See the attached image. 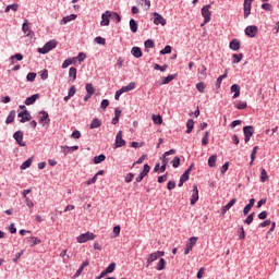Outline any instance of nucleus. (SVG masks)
Returning <instances> with one entry per match:
<instances>
[{
  "mask_svg": "<svg viewBox=\"0 0 279 279\" xmlns=\"http://www.w3.org/2000/svg\"><path fill=\"white\" fill-rule=\"evenodd\" d=\"M56 47H58V41L52 39L46 43L43 48H38L37 51L38 53L45 54V53H49V51H52V49H56Z\"/></svg>",
  "mask_w": 279,
  "mask_h": 279,
  "instance_id": "obj_1",
  "label": "nucleus"
},
{
  "mask_svg": "<svg viewBox=\"0 0 279 279\" xmlns=\"http://www.w3.org/2000/svg\"><path fill=\"white\" fill-rule=\"evenodd\" d=\"M97 239V235L95 233L87 231L86 233H83L76 238L77 243H88V241H95Z\"/></svg>",
  "mask_w": 279,
  "mask_h": 279,
  "instance_id": "obj_2",
  "label": "nucleus"
},
{
  "mask_svg": "<svg viewBox=\"0 0 279 279\" xmlns=\"http://www.w3.org/2000/svg\"><path fill=\"white\" fill-rule=\"evenodd\" d=\"M202 16L204 17V24H202V27H204V25H206V23H210V4H207L205 7L202 8Z\"/></svg>",
  "mask_w": 279,
  "mask_h": 279,
  "instance_id": "obj_3",
  "label": "nucleus"
},
{
  "mask_svg": "<svg viewBox=\"0 0 279 279\" xmlns=\"http://www.w3.org/2000/svg\"><path fill=\"white\" fill-rule=\"evenodd\" d=\"M243 132L245 136L244 142L250 143V140L252 138V136H254V126L252 125L244 126Z\"/></svg>",
  "mask_w": 279,
  "mask_h": 279,
  "instance_id": "obj_4",
  "label": "nucleus"
},
{
  "mask_svg": "<svg viewBox=\"0 0 279 279\" xmlns=\"http://www.w3.org/2000/svg\"><path fill=\"white\" fill-rule=\"evenodd\" d=\"M197 241H198L197 236L190 238L189 243L186 244V247L184 251L185 255L193 252V247H195V245H197Z\"/></svg>",
  "mask_w": 279,
  "mask_h": 279,
  "instance_id": "obj_5",
  "label": "nucleus"
},
{
  "mask_svg": "<svg viewBox=\"0 0 279 279\" xmlns=\"http://www.w3.org/2000/svg\"><path fill=\"white\" fill-rule=\"evenodd\" d=\"M125 145V140H123V131H119L116 135L114 149L123 147Z\"/></svg>",
  "mask_w": 279,
  "mask_h": 279,
  "instance_id": "obj_6",
  "label": "nucleus"
},
{
  "mask_svg": "<svg viewBox=\"0 0 279 279\" xmlns=\"http://www.w3.org/2000/svg\"><path fill=\"white\" fill-rule=\"evenodd\" d=\"M149 171H151V167H149V165H144V169L143 171L140 173L138 177L135 178L136 182H143V179L146 178V175H148Z\"/></svg>",
  "mask_w": 279,
  "mask_h": 279,
  "instance_id": "obj_7",
  "label": "nucleus"
},
{
  "mask_svg": "<svg viewBox=\"0 0 279 279\" xmlns=\"http://www.w3.org/2000/svg\"><path fill=\"white\" fill-rule=\"evenodd\" d=\"M110 16H112V13L110 11H106L102 15H101V22L100 25L102 27H108V25H110Z\"/></svg>",
  "mask_w": 279,
  "mask_h": 279,
  "instance_id": "obj_8",
  "label": "nucleus"
},
{
  "mask_svg": "<svg viewBox=\"0 0 279 279\" xmlns=\"http://www.w3.org/2000/svg\"><path fill=\"white\" fill-rule=\"evenodd\" d=\"M256 34H258L257 26L252 25L245 28V35L248 36L250 38H256Z\"/></svg>",
  "mask_w": 279,
  "mask_h": 279,
  "instance_id": "obj_9",
  "label": "nucleus"
},
{
  "mask_svg": "<svg viewBox=\"0 0 279 279\" xmlns=\"http://www.w3.org/2000/svg\"><path fill=\"white\" fill-rule=\"evenodd\" d=\"M39 123H43V125H47L50 123L49 113L47 111H40L38 114Z\"/></svg>",
  "mask_w": 279,
  "mask_h": 279,
  "instance_id": "obj_10",
  "label": "nucleus"
},
{
  "mask_svg": "<svg viewBox=\"0 0 279 279\" xmlns=\"http://www.w3.org/2000/svg\"><path fill=\"white\" fill-rule=\"evenodd\" d=\"M22 32L25 34V36L29 37L34 35V32H32V28L29 27V21L24 20V23L22 25Z\"/></svg>",
  "mask_w": 279,
  "mask_h": 279,
  "instance_id": "obj_11",
  "label": "nucleus"
},
{
  "mask_svg": "<svg viewBox=\"0 0 279 279\" xmlns=\"http://www.w3.org/2000/svg\"><path fill=\"white\" fill-rule=\"evenodd\" d=\"M199 201V190H197V185H193V193H192V198H191V205L195 206L197 202Z\"/></svg>",
  "mask_w": 279,
  "mask_h": 279,
  "instance_id": "obj_12",
  "label": "nucleus"
},
{
  "mask_svg": "<svg viewBox=\"0 0 279 279\" xmlns=\"http://www.w3.org/2000/svg\"><path fill=\"white\" fill-rule=\"evenodd\" d=\"M13 138L16 141L17 145H20V147H25V142H23V132L22 131H16L13 134Z\"/></svg>",
  "mask_w": 279,
  "mask_h": 279,
  "instance_id": "obj_13",
  "label": "nucleus"
},
{
  "mask_svg": "<svg viewBox=\"0 0 279 279\" xmlns=\"http://www.w3.org/2000/svg\"><path fill=\"white\" fill-rule=\"evenodd\" d=\"M154 23L156 25H162V27H165V25H167V20L160 15L159 13H154Z\"/></svg>",
  "mask_w": 279,
  "mask_h": 279,
  "instance_id": "obj_14",
  "label": "nucleus"
},
{
  "mask_svg": "<svg viewBox=\"0 0 279 279\" xmlns=\"http://www.w3.org/2000/svg\"><path fill=\"white\" fill-rule=\"evenodd\" d=\"M40 99V94H34L25 99V106H34L36 100Z\"/></svg>",
  "mask_w": 279,
  "mask_h": 279,
  "instance_id": "obj_15",
  "label": "nucleus"
},
{
  "mask_svg": "<svg viewBox=\"0 0 279 279\" xmlns=\"http://www.w3.org/2000/svg\"><path fill=\"white\" fill-rule=\"evenodd\" d=\"M236 204V198H232L226 206L221 208V215H226L230 208Z\"/></svg>",
  "mask_w": 279,
  "mask_h": 279,
  "instance_id": "obj_16",
  "label": "nucleus"
},
{
  "mask_svg": "<svg viewBox=\"0 0 279 279\" xmlns=\"http://www.w3.org/2000/svg\"><path fill=\"white\" fill-rule=\"evenodd\" d=\"M173 154H175V149H170V150L166 151L161 159L162 165H166V166L169 165L170 159L168 156H173Z\"/></svg>",
  "mask_w": 279,
  "mask_h": 279,
  "instance_id": "obj_17",
  "label": "nucleus"
},
{
  "mask_svg": "<svg viewBox=\"0 0 279 279\" xmlns=\"http://www.w3.org/2000/svg\"><path fill=\"white\" fill-rule=\"evenodd\" d=\"M26 241L31 247H34V245H40V243H43V241L36 236L26 238Z\"/></svg>",
  "mask_w": 279,
  "mask_h": 279,
  "instance_id": "obj_18",
  "label": "nucleus"
},
{
  "mask_svg": "<svg viewBox=\"0 0 279 279\" xmlns=\"http://www.w3.org/2000/svg\"><path fill=\"white\" fill-rule=\"evenodd\" d=\"M229 47L233 51H239V49H241V41H239V39H233L230 41Z\"/></svg>",
  "mask_w": 279,
  "mask_h": 279,
  "instance_id": "obj_19",
  "label": "nucleus"
},
{
  "mask_svg": "<svg viewBox=\"0 0 279 279\" xmlns=\"http://www.w3.org/2000/svg\"><path fill=\"white\" fill-rule=\"evenodd\" d=\"M231 93H234L233 94V99H236L239 98V95H241V86L236 85V84H233L231 86Z\"/></svg>",
  "mask_w": 279,
  "mask_h": 279,
  "instance_id": "obj_20",
  "label": "nucleus"
},
{
  "mask_svg": "<svg viewBox=\"0 0 279 279\" xmlns=\"http://www.w3.org/2000/svg\"><path fill=\"white\" fill-rule=\"evenodd\" d=\"M243 8H244V19H247V16H250L252 12V3L244 2Z\"/></svg>",
  "mask_w": 279,
  "mask_h": 279,
  "instance_id": "obj_21",
  "label": "nucleus"
},
{
  "mask_svg": "<svg viewBox=\"0 0 279 279\" xmlns=\"http://www.w3.org/2000/svg\"><path fill=\"white\" fill-rule=\"evenodd\" d=\"M134 88H136V83L131 82L126 86H123L120 90H122V93H130V90H134Z\"/></svg>",
  "mask_w": 279,
  "mask_h": 279,
  "instance_id": "obj_22",
  "label": "nucleus"
},
{
  "mask_svg": "<svg viewBox=\"0 0 279 279\" xmlns=\"http://www.w3.org/2000/svg\"><path fill=\"white\" fill-rule=\"evenodd\" d=\"M15 118H16V111L15 110L10 111L5 120L7 125H10V123H14Z\"/></svg>",
  "mask_w": 279,
  "mask_h": 279,
  "instance_id": "obj_23",
  "label": "nucleus"
},
{
  "mask_svg": "<svg viewBox=\"0 0 279 279\" xmlns=\"http://www.w3.org/2000/svg\"><path fill=\"white\" fill-rule=\"evenodd\" d=\"M131 53L134 56V58H143V51L140 47H133Z\"/></svg>",
  "mask_w": 279,
  "mask_h": 279,
  "instance_id": "obj_24",
  "label": "nucleus"
},
{
  "mask_svg": "<svg viewBox=\"0 0 279 279\" xmlns=\"http://www.w3.org/2000/svg\"><path fill=\"white\" fill-rule=\"evenodd\" d=\"M75 19H77V15H75V14L68 15V16L62 19L60 24L61 25H66V23H71V21H75Z\"/></svg>",
  "mask_w": 279,
  "mask_h": 279,
  "instance_id": "obj_25",
  "label": "nucleus"
},
{
  "mask_svg": "<svg viewBox=\"0 0 279 279\" xmlns=\"http://www.w3.org/2000/svg\"><path fill=\"white\" fill-rule=\"evenodd\" d=\"M98 175H104V170H99L92 179H89L86 182L87 186H90V184H95V182H97V177Z\"/></svg>",
  "mask_w": 279,
  "mask_h": 279,
  "instance_id": "obj_26",
  "label": "nucleus"
},
{
  "mask_svg": "<svg viewBox=\"0 0 279 279\" xmlns=\"http://www.w3.org/2000/svg\"><path fill=\"white\" fill-rule=\"evenodd\" d=\"M69 77H70V80H72V82H75V80H77V69L76 68H70Z\"/></svg>",
  "mask_w": 279,
  "mask_h": 279,
  "instance_id": "obj_27",
  "label": "nucleus"
},
{
  "mask_svg": "<svg viewBox=\"0 0 279 279\" xmlns=\"http://www.w3.org/2000/svg\"><path fill=\"white\" fill-rule=\"evenodd\" d=\"M74 62H75V58L65 59L62 63V69H69V66H71V64H74Z\"/></svg>",
  "mask_w": 279,
  "mask_h": 279,
  "instance_id": "obj_28",
  "label": "nucleus"
},
{
  "mask_svg": "<svg viewBox=\"0 0 279 279\" xmlns=\"http://www.w3.org/2000/svg\"><path fill=\"white\" fill-rule=\"evenodd\" d=\"M191 169H193V165L190 166L187 170L184 171V173L181 175L182 182H187L190 175H191Z\"/></svg>",
  "mask_w": 279,
  "mask_h": 279,
  "instance_id": "obj_29",
  "label": "nucleus"
},
{
  "mask_svg": "<svg viewBox=\"0 0 279 279\" xmlns=\"http://www.w3.org/2000/svg\"><path fill=\"white\" fill-rule=\"evenodd\" d=\"M186 128V134H191V132H193V129L195 128V121H193V119L187 120Z\"/></svg>",
  "mask_w": 279,
  "mask_h": 279,
  "instance_id": "obj_30",
  "label": "nucleus"
},
{
  "mask_svg": "<svg viewBox=\"0 0 279 279\" xmlns=\"http://www.w3.org/2000/svg\"><path fill=\"white\" fill-rule=\"evenodd\" d=\"M228 77V70H226L225 74L220 75L216 81L217 88H221V82Z\"/></svg>",
  "mask_w": 279,
  "mask_h": 279,
  "instance_id": "obj_31",
  "label": "nucleus"
},
{
  "mask_svg": "<svg viewBox=\"0 0 279 279\" xmlns=\"http://www.w3.org/2000/svg\"><path fill=\"white\" fill-rule=\"evenodd\" d=\"M90 130H95L97 128H101V120L99 119H93L90 125H89Z\"/></svg>",
  "mask_w": 279,
  "mask_h": 279,
  "instance_id": "obj_32",
  "label": "nucleus"
},
{
  "mask_svg": "<svg viewBox=\"0 0 279 279\" xmlns=\"http://www.w3.org/2000/svg\"><path fill=\"white\" fill-rule=\"evenodd\" d=\"M155 260H158V254L156 252L148 255L147 267H149V264L154 263Z\"/></svg>",
  "mask_w": 279,
  "mask_h": 279,
  "instance_id": "obj_33",
  "label": "nucleus"
},
{
  "mask_svg": "<svg viewBox=\"0 0 279 279\" xmlns=\"http://www.w3.org/2000/svg\"><path fill=\"white\" fill-rule=\"evenodd\" d=\"M130 29L133 32V34L138 32V24L133 19L130 20Z\"/></svg>",
  "mask_w": 279,
  "mask_h": 279,
  "instance_id": "obj_34",
  "label": "nucleus"
},
{
  "mask_svg": "<svg viewBox=\"0 0 279 279\" xmlns=\"http://www.w3.org/2000/svg\"><path fill=\"white\" fill-rule=\"evenodd\" d=\"M267 180H269V174H267V170H265V168H262L260 182H267Z\"/></svg>",
  "mask_w": 279,
  "mask_h": 279,
  "instance_id": "obj_35",
  "label": "nucleus"
},
{
  "mask_svg": "<svg viewBox=\"0 0 279 279\" xmlns=\"http://www.w3.org/2000/svg\"><path fill=\"white\" fill-rule=\"evenodd\" d=\"M106 160V155H99L94 157V165H100V162H104Z\"/></svg>",
  "mask_w": 279,
  "mask_h": 279,
  "instance_id": "obj_36",
  "label": "nucleus"
},
{
  "mask_svg": "<svg viewBox=\"0 0 279 279\" xmlns=\"http://www.w3.org/2000/svg\"><path fill=\"white\" fill-rule=\"evenodd\" d=\"M258 153V146H255L251 153V162L250 165H254V160H256V154Z\"/></svg>",
  "mask_w": 279,
  "mask_h": 279,
  "instance_id": "obj_37",
  "label": "nucleus"
},
{
  "mask_svg": "<svg viewBox=\"0 0 279 279\" xmlns=\"http://www.w3.org/2000/svg\"><path fill=\"white\" fill-rule=\"evenodd\" d=\"M216 162H217V155H211L208 158V167H216Z\"/></svg>",
  "mask_w": 279,
  "mask_h": 279,
  "instance_id": "obj_38",
  "label": "nucleus"
},
{
  "mask_svg": "<svg viewBox=\"0 0 279 279\" xmlns=\"http://www.w3.org/2000/svg\"><path fill=\"white\" fill-rule=\"evenodd\" d=\"M85 90L88 95H95V87H93V84L90 83L86 84Z\"/></svg>",
  "mask_w": 279,
  "mask_h": 279,
  "instance_id": "obj_39",
  "label": "nucleus"
},
{
  "mask_svg": "<svg viewBox=\"0 0 279 279\" xmlns=\"http://www.w3.org/2000/svg\"><path fill=\"white\" fill-rule=\"evenodd\" d=\"M232 58H233V64H239V62H241L243 60V53L232 54Z\"/></svg>",
  "mask_w": 279,
  "mask_h": 279,
  "instance_id": "obj_40",
  "label": "nucleus"
},
{
  "mask_svg": "<svg viewBox=\"0 0 279 279\" xmlns=\"http://www.w3.org/2000/svg\"><path fill=\"white\" fill-rule=\"evenodd\" d=\"M165 265H167V262L165 260V258H160L157 264V270L162 271V269H165Z\"/></svg>",
  "mask_w": 279,
  "mask_h": 279,
  "instance_id": "obj_41",
  "label": "nucleus"
},
{
  "mask_svg": "<svg viewBox=\"0 0 279 279\" xmlns=\"http://www.w3.org/2000/svg\"><path fill=\"white\" fill-rule=\"evenodd\" d=\"M29 167H32V158H28L26 161H24V162L21 165V169H22V170L29 169Z\"/></svg>",
  "mask_w": 279,
  "mask_h": 279,
  "instance_id": "obj_42",
  "label": "nucleus"
},
{
  "mask_svg": "<svg viewBox=\"0 0 279 279\" xmlns=\"http://www.w3.org/2000/svg\"><path fill=\"white\" fill-rule=\"evenodd\" d=\"M235 108H236L238 110H245V108H247V102L238 101L236 105H235Z\"/></svg>",
  "mask_w": 279,
  "mask_h": 279,
  "instance_id": "obj_43",
  "label": "nucleus"
},
{
  "mask_svg": "<svg viewBox=\"0 0 279 279\" xmlns=\"http://www.w3.org/2000/svg\"><path fill=\"white\" fill-rule=\"evenodd\" d=\"M153 121H154V123H155L156 125H162V117H160V116L154 114V116H153Z\"/></svg>",
  "mask_w": 279,
  "mask_h": 279,
  "instance_id": "obj_44",
  "label": "nucleus"
},
{
  "mask_svg": "<svg viewBox=\"0 0 279 279\" xmlns=\"http://www.w3.org/2000/svg\"><path fill=\"white\" fill-rule=\"evenodd\" d=\"M173 80H175V75L170 74L167 77L162 78V84H169V82H173Z\"/></svg>",
  "mask_w": 279,
  "mask_h": 279,
  "instance_id": "obj_45",
  "label": "nucleus"
},
{
  "mask_svg": "<svg viewBox=\"0 0 279 279\" xmlns=\"http://www.w3.org/2000/svg\"><path fill=\"white\" fill-rule=\"evenodd\" d=\"M154 69L155 71H161V73H165V71H167V65H160L158 63H155Z\"/></svg>",
  "mask_w": 279,
  "mask_h": 279,
  "instance_id": "obj_46",
  "label": "nucleus"
},
{
  "mask_svg": "<svg viewBox=\"0 0 279 279\" xmlns=\"http://www.w3.org/2000/svg\"><path fill=\"white\" fill-rule=\"evenodd\" d=\"M13 11V12H16L19 10V5L16 3L14 4H9L7 8H5V12H10V11Z\"/></svg>",
  "mask_w": 279,
  "mask_h": 279,
  "instance_id": "obj_47",
  "label": "nucleus"
},
{
  "mask_svg": "<svg viewBox=\"0 0 279 279\" xmlns=\"http://www.w3.org/2000/svg\"><path fill=\"white\" fill-rule=\"evenodd\" d=\"M17 60L21 62V60H23V54L21 53H15L14 56L11 57V62L12 64H14V61Z\"/></svg>",
  "mask_w": 279,
  "mask_h": 279,
  "instance_id": "obj_48",
  "label": "nucleus"
},
{
  "mask_svg": "<svg viewBox=\"0 0 279 279\" xmlns=\"http://www.w3.org/2000/svg\"><path fill=\"white\" fill-rule=\"evenodd\" d=\"M116 268H117V264L111 263L105 270L107 274H112V271H114Z\"/></svg>",
  "mask_w": 279,
  "mask_h": 279,
  "instance_id": "obj_49",
  "label": "nucleus"
},
{
  "mask_svg": "<svg viewBox=\"0 0 279 279\" xmlns=\"http://www.w3.org/2000/svg\"><path fill=\"white\" fill-rule=\"evenodd\" d=\"M144 45H145V48H146V49H154V47H155L154 40H151V39H147V40L144 43Z\"/></svg>",
  "mask_w": 279,
  "mask_h": 279,
  "instance_id": "obj_50",
  "label": "nucleus"
},
{
  "mask_svg": "<svg viewBox=\"0 0 279 279\" xmlns=\"http://www.w3.org/2000/svg\"><path fill=\"white\" fill-rule=\"evenodd\" d=\"M171 165L174 169H178L180 167V157H174Z\"/></svg>",
  "mask_w": 279,
  "mask_h": 279,
  "instance_id": "obj_51",
  "label": "nucleus"
},
{
  "mask_svg": "<svg viewBox=\"0 0 279 279\" xmlns=\"http://www.w3.org/2000/svg\"><path fill=\"white\" fill-rule=\"evenodd\" d=\"M196 89L198 90V93H204V90H206V84L197 83L196 84Z\"/></svg>",
  "mask_w": 279,
  "mask_h": 279,
  "instance_id": "obj_52",
  "label": "nucleus"
},
{
  "mask_svg": "<svg viewBox=\"0 0 279 279\" xmlns=\"http://www.w3.org/2000/svg\"><path fill=\"white\" fill-rule=\"evenodd\" d=\"M254 215L255 213H252L247 216V218L244 220V223H246L247 226H250V223H252V221H254Z\"/></svg>",
  "mask_w": 279,
  "mask_h": 279,
  "instance_id": "obj_53",
  "label": "nucleus"
},
{
  "mask_svg": "<svg viewBox=\"0 0 279 279\" xmlns=\"http://www.w3.org/2000/svg\"><path fill=\"white\" fill-rule=\"evenodd\" d=\"M272 8L274 7L269 3L262 4V10H265L266 12H271Z\"/></svg>",
  "mask_w": 279,
  "mask_h": 279,
  "instance_id": "obj_54",
  "label": "nucleus"
},
{
  "mask_svg": "<svg viewBox=\"0 0 279 279\" xmlns=\"http://www.w3.org/2000/svg\"><path fill=\"white\" fill-rule=\"evenodd\" d=\"M75 93H77V89L75 88V85H72V86L69 88L68 95H70V97H74V96H75Z\"/></svg>",
  "mask_w": 279,
  "mask_h": 279,
  "instance_id": "obj_55",
  "label": "nucleus"
},
{
  "mask_svg": "<svg viewBox=\"0 0 279 279\" xmlns=\"http://www.w3.org/2000/svg\"><path fill=\"white\" fill-rule=\"evenodd\" d=\"M75 60H78V62H84V60H86V53L80 52Z\"/></svg>",
  "mask_w": 279,
  "mask_h": 279,
  "instance_id": "obj_56",
  "label": "nucleus"
},
{
  "mask_svg": "<svg viewBox=\"0 0 279 279\" xmlns=\"http://www.w3.org/2000/svg\"><path fill=\"white\" fill-rule=\"evenodd\" d=\"M26 80L28 82H34V80H36V73H34V72L28 73L26 76Z\"/></svg>",
  "mask_w": 279,
  "mask_h": 279,
  "instance_id": "obj_57",
  "label": "nucleus"
},
{
  "mask_svg": "<svg viewBox=\"0 0 279 279\" xmlns=\"http://www.w3.org/2000/svg\"><path fill=\"white\" fill-rule=\"evenodd\" d=\"M32 119V114L28 112V116L21 118L20 123H27Z\"/></svg>",
  "mask_w": 279,
  "mask_h": 279,
  "instance_id": "obj_58",
  "label": "nucleus"
},
{
  "mask_svg": "<svg viewBox=\"0 0 279 279\" xmlns=\"http://www.w3.org/2000/svg\"><path fill=\"white\" fill-rule=\"evenodd\" d=\"M161 56L171 53V46H166L165 49L160 50Z\"/></svg>",
  "mask_w": 279,
  "mask_h": 279,
  "instance_id": "obj_59",
  "label": "nucleus"
},
{
  "mask_svg": "<svg viewBox=\"0 0 279 279\" xmlns=\"http://www.w3.org/2000/svg\"><path fill=\"white\" fill-rule=\"evenodd\" d=\"M125 182L126 183H130V182H132V180H134V173H128L126 175H125Z\"/></svg>",
  "mask_w": 279,
  "mask_h": 279,
  "instance_id": "obj_60",
  "label": "nucleus"
},
{
  "mask_svg": "<svg viewBox=\"0 0 279 279\" xmlns=\"http://www.w3.org/2000/svg\"><path fill=\"white\" fill-rule=\"evenodd\" d=\"M95 43H97V45H106V39L104 37H96Z\"/></svg>",
  "mask_w": 279,
  "mask_h": 279,
  "instance_id": "obj_61",
  "label": "nucleus"
},
{
  "mask_svg": "<svg viewBox=\"0 0 279 279\" xmlns=\"http://www.w3.org/2000/svg\"><path fill=\"white\" fill-rule=\"evenodd\" d=\"M230 167V162H225L223 166L220 168L221 173H226Z\"/></svg>",
  "mask_w": 279,
  "mask_h": 279,
  "instance_id": "obj_62",
  "label": "nucleus"
},
{
  "mask_svg": "<svg viewBox=\"0 0 279 279\" xmlns=\"http://www.w3.org/2000/svg\"><path fill=\"white\" fill-rule=\"evenodd\" d=\"M168 191H173L175 189V182L174 181H169L167 184Z\"/></svg>",
  "mask_w": 279,
  "mask_h": 279,
  "instance_id": "obj_63",
  "label": "nucleus"
},
{
  "mask_svg": "<svg viewBox=\"0 0 279 279\" xmlns=\"http://www.w3.org/2000/svg\"><path fill=\"white\" fill-rule=\"evenodd\" d=\"M72 138H82V133L78 130L73 131Z\"/></svg>",
  "mask_w": 279,
  "mask_h": 279,
  "instance_id": "obj_64",
  "label": "nucleus"
}]
</instances>
